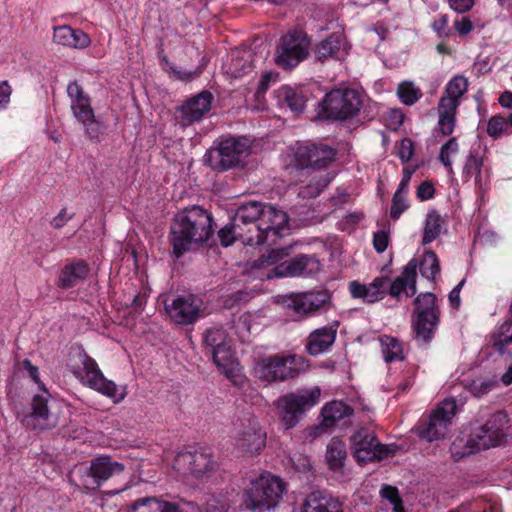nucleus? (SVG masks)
<instances>
[{
    "instance_id": "1",
    "label": "nucleus",
    "mask_w": 512,
    "mask_h": 512,
    "mask_svg": "<svg viewBox=\"0 0 512 512\" xmlns=\"http://www.w3.org/2000/svg\"><path fill=\"white\" fill-rule=\"evenodd\" d=\"M212 214L200 206L176 214L170 226L173 254L179 258L193 246L207 242L214 234Z\"/></svg>"
},
{
    "instance_id": "2",
    "label": "nucleus",
    "mask_w": 512,
    "mask_h": 512,
    "mask_svg": "<svg viewBox=\"0 0 512 512\" xmlns=\"http://www.w3.org/2000/svg\"><path fill=\"white\" fill-rule=\"evenodd\" d=\"M72 374L85 386L113 399L115 403L126 397V388L108 380L96 361L84 350L75 351L69 363Z\"/></svg>"
},
{
    "instance_id": "3",
    "label": "nucleus",
    "mask_w": 512,
    "mask_h": 512,
    "mask_svg": "<svg viewBox=\"0 0 512 512\" xmlns=\"http://www.w3.org/2000/svg\"><path fill=\"white\" fill-rule=\"evenodd\" d=\"M308 368L307 360L296 354H276L261 358L255 365L259 379L278 382L294 379Z\"/></svg>"
},
{
    "instance_id": "4",
    "label": "nucleus",
    "mask_w": 512,
    "mask_h": 512,
    "mask_svg": "<svg viewBox=\"0 0 512 512\" xmlns=\"http://www.w3.org/2000/svg\"><path fill=\"white\" fill-rule=\"evenodd\" d=\"M284 492L280 478L266 474L252 480L244 493V505L252 512L274 509Z\"/></svg>"
},
{
    "instance_id": "5",
    "label": "nucleus",
    "mask_w": 512,
    "mask_h": 512,
    "mask_svg": "<svg viewBox=\"0 0 512 512\" xmlns=\"http://www.w3.org/2000/svg\"><path fill=\"white\" fill-rule=\"evenodd\" d=\"M363 106V95L355 89L339 88L328 92L320 102L322 119L347 120L354 118Z\"/></svg>"
},
{
    "instance_id": "6",
    "label": "nucleus",
    "mask_w": 512,
    "mask_h": 512,
    "mask_svg": "<svg viewBox=\"0 0 512 512\" xmlns=\"http://www.w3.org/2000/svg\"><path fill=\"white\" fill-rule=\"evenodd\" d=\"M509 428V418L506 412L497 411L489 416L484 424L476 427L466 442L468 453H475L501 445Z\"/></svg>"
},
{
    "instance_id": "7",
    "label": "nucleus",
    "mask_w": 512,
    "mask_h": 512,
    "mask_svg": "<svg viewBox=\"0 0 512 512\" xmlns=\"http://www.w3.org/2000/svg\"><path fill=\"white\" fill-rule=\"evenodd\" d=\"M249 149L248 139L229 137L210 148L204 161L214 171L223 172L242 164L249 155Z\"/></svg>"
},
{
    "instance_id": "8",
    "label": "nucleus",
    "mask_w": 512,
    "mask_h": 512,
    "mask_svg": "<svg viewBox=\"0 0 512 512\" xmlns=\"http://www.w3.org/2000/svg\"><path fill=\"white\" fill-rule=\"evenodd\" d=\"M412 326L420 343H429L439 324L440 311L437 297L431 292L421 293L414 300Z\"/></svg>"
},
{
    "instance_id": "9",
    "label": "nucleus",
    "mask_w": 512,
    "mask_h": 512,
    "mask_svg": "<svg viewBox=\"0 0 512 512\" xmlns=\"http://www.w3.org/2000/svg\"><path fill=\"white\" fill-rule=\"evenodd\" d=\"M468 89V79L463 75L454 76L446 85L444 95L440 98L438 112V127L442 135H451L456 124V111L460 99Z\"/></svg>"
},
{
    "instance_id": "10",
    "label": "nucleus",
    "mask_w": 512,
    "mask_h": 512,
    "mask_svg": "<svg viewBox=\"0 0 512 512\" xmlns=\"http://www.w3.org/2000/svg\"><path fill=\"white\" fill-rule=\"evenodd\" d=\"M456 413V400L445 399L431 411L428 417L421 420L415 429L417 436L428 442L445 438L450 431Z\"/></svg>"
},
{
    "instance_id": "11",
    "label": "nucleus",
    "mask_w": 512,
    "mask_h": 512,
    "mask_svg": "<svg viewBox=\"0 0 512 512\" xmlns=\"http://www.w3.org/2000/svg\"><path fill=\"white\" fill-rule=\"evenodd\" d=\"M204 342L218 369L227 378H233L236 375L238 363L226 332L222 328L208 329L204 335Z\"/></svg>"
},
{
    "instance_id": "12",
    "label": "nucleus",
    "mask_w": 512,
    "mask_h": 512,
    "mask_svg": "<svg viewBox=\"0 0 512 512\" xmlns=\"http://www.w3.org/2000/svg\"><path fill=\"white\" fill-rule=\"evenodd\" d=\"M320 395V389L313 387L282 396L278 403L281 407V416L286 428L294 427L302 415L319 402Z\"/></svg>"
},
{
    "instance_id": "13",
    "label": "nucleus",
    "mask_w": 512,
    "mask_h": 512,
    "mask_svg": "<svg viewBox=\"0 0 512 512\" xmlns=\"http://www.w3.org/2000/svg\"><path fill=\"white\" fill-rule=\"evenodd\" d=\"M263 212V203L250 201L241 204L233 217L234 227L239 229L240 235H244V244L257 246L264 244L263 232H260V216Z\"/></svg>"
},
{
    "instance_id": "14",
    "label": "nucleus",
    "mask_w": 512,
    "mask_h": 512,
    "mask_svg": "<svg viewBox=\"0 0 512 512\" xmlns=\"http://www.w3.org/2000/svg\"><path fill=\"white\" fill-rule=\"evenodd\" d=\"M124 469L122 463L113 461L109 456L94 458L89 467L78 471L79 486L86 491H95L112 476L121 474Z\"/></svg>"
},
{
    "instance_id": "15",
    "label": "nucleus",
    "mask_w": 512,
    "mask_h": 512,
    "mask_svg": "<svg viewBox=\"0 0 512 512\" xmlns=\"http://www.w3.org/2000/svg\"><path fill=\"white\" fill-rule=\"evenodd\" d=\"M310 41L302 31H291L284 35L277 48L276 64L284 69L297 66L308 55Z\"/></svg>"
},
{
    "instance_id": "16",
    "label": "nucleus",
    "mask_w": 512,
    "mask_h": 512,
    "mask_svg": "<svg viewBox=\"0 0 512 512\" xmlns=\"http://www.w3.org/2000/svg\"><path fill=\"white\" fill-rule=\"evenodd\" d=\"M235 449L245 457L261 453L266 446V432L255 419H247L239 423L234 435Z\"/></svg>"
},
{
    "instance_id": "17",
    "label": "nucleus",
    "mask_w": 512,
    "mask_h": 512,
    "mask_svg": "<svg viewBox=\"0 0 512 512\" xmlns=\"http://www.w3.org/2000/svg\"><path fill=\"white\" fill-rule=\"evenodd\" d=\"M215 462L211 454L203 450L182 451L173 462V469L182 477L201 479L214 470Z\"/></svg>"
},
{
    "instance_id": "18",
    "label": "nucleus",
    "mask_w": 512,
    "mask_h": 512,
    "mask_svg": "<svg viewBox=\"0 0 512 512\" xmlns=\"http://www.w3.org/2000/svg\"><path fill=\"white\" fill-rule=\"evenodd\" d=\"M170 320L179 325H189L201 316L202 300L194 294L172 295L164 300Z\"/></svg>"
},
{
    "instance_id": "19",
    "label": "nucleus",
    "mask_w": 512,
    "mask_h": 512,
    "mask_svg": "<svg viewBox=\"0 0 512 512\" xmlns=\"http://www.w3.org/2000/svg\"><path fill=\"white\" fill-rule=\"evenodd\" d=\"M353 455L357 462L366 463L382 460L390 455V449L381 444L373 431L360 428L351 436Z\"/></svg>"
},
{
    "instance_id": "20",
    "label": "nucleus",
    "mask_w": 512,
    "mask_h": 512,
    "mask_svg": "<svg viewBox=\"0 0 512 512\" xmlns=\"http://www.w3.org/2000/svg\"><path fill=\"white\" fill-rule=\"evenodd\" d=\"M335 156V149L323 143L301 145L295 151V161L300 168H324Z\"/></svg>"
},
{
    "instance_id": "21",
    "label": "nucleus",
    "mask_w": 512,
    "mask_h": 512,
    "mask_svg": "<svg viewBox=\"0 0 512 512\" xmlns=\"http://www.w3.org/2000/svg\"><path fill=\"white\" fill-rule=\"evenodd\" d=\"M49 393L43 390L34 395L31 403V413L24 417V424L33 430H49L57 426L58 420L48 408Z\"/></svg>"
},
{
    "instance_id": "22",
    "label": "nucleus",
    "mask_w": 512,
    "mask_h": 512,
    "mask_svg": "<svg viewBox=\"0 0 512 512\" xmlns=\"http://www.w3.org/2000/svg\"><path fill=\"white\" fill-rule=\"evenodd\" d=\"M276 277H310L320 271V263L314 255H298L274 268Z\"/></svg>"
},
{
    "instance_id": "23",
    "label": "nucleus",
    "mask_w": 512,
    "mask_h": 512,
    "mask_svg": "<svg viewBox=\"0 0 512 512\" xmlns=\"http://www.w3.org/2000/svg\"><path fill=\"white\" fill-rule=\"evenodd\" d=\"M289 217L287 213L274 205L263 203V212L260 216V232H263L264 243L270 236L282 237L288 230Z\"/></svg>"
},
{
    "instance_id": "24",
    "label": "nucleus",
    "mask_w": 512,
    "mask_h": 512,
    "mask_svg": "<svg viewBox=\"0 0 512 512\" xmlns=\"http://www.w3.org/2000/svg\"><path fill=\"white\" fill-rule=\"evenodd\" d=\"M338 326V322L335 321L328 326L312 331L307 338L306 351L311 356L327 352L336 340Z\"/></svg>"
},
{
    "instance_id": "25",
    "label": "nucleus",
    "mask_w": 512,
    "mask_h": 512,
    "mask_svg": "<svg viewBox=\"0 0 512 512\" xmlns=\"http://www.w3.org/2000/svg\"><path fill=\"white\" fill-rule=\"evenodd\" d=\"M347 44L343 33L335 32L315 46L314 54L318 61L340 60L347 54Z\"/></svg>"
},
{
    "instance_id": "26",
    "label": "nucleus",
    "mask_w": 512,
    "mask_h": 512,
    "mask_svg": "<svg viewBox=\"0 0 512 512\" xmlns=\"http://www.w3.org/2000/svg\"><path fill=\"white\" fill-rule=\"evenodd\" d=\"M417 267V260L411 259L403 268L401 276L394 281L388 278L387 293L393 297H398L401 292H405L408 297L415 295Z\"/></svg>"
},
{
    "instance_id": "27",
    "label": "nucleus",
    "mask_w": 512,
    "mask_h": 512,
    "mask_svg": "<svg viewBox=\"0 0 512 512\" xmlns=\"http://www.w3.org/2000/svg\"><path fill=\"white\" fill-rule=\"evenodd\" d=\"M213 96L208 91H203L190 98L180 108L183 124L188 125L197 122L210 110Z\"/></svg>"
},
{
    "instance_id": "28",
    "label": "nucleus",
    "mask_w": 512,
    "mask_h": 512,
    "mask_svg": "<svg viewBox=\"0 0 512 512\" xmlns=\"http://www.w3.org/2000/svg\"><path fill=\"white\" fill-rule=\"evenodd\" d=\"M302 512H344L343 504L331 494L322 490L309 493L301 506Z\"/></svg>"
},
{
    "instance_id": "29",
    "label": "nucleus",
    "mask_w": 512,
    "mask_h": 512,
    "mask_svg": "<svg viewBox=\"0 0 512 512\" xmlns=\"http://www.w3.org/2000/svg\"><path fill=\"white\" fill-rule=\"evenodd\" d=\"M329 300L328 290L309 291L292 297L290 306L295 312L308 315L319 310Z\"/></svg>"
},
{
    "instance_id": "30",
    "label": "nucleus",
    "mask_w": 512,
    "mask_h": 512,
    "mask_svg": "<svg viewBox=\"0 0 512 512\" xmlns=\"http://www.w3.org/2000/svg\"><path fill=\"white\" fill-rule=\"evenodd\" d=\"M388 277L375 278L369 285L356 281L350 283V292L354 298H361L367 303H374L387 294Z\"/></svg>"
},
{
    "instance_id": "31",
    "label": "nucleus",
    "mask_w": 512,
    "mask_h": 512,
    "mask_svg": "<svg viewBox=\"0 0 512 512\" xmlns=\"http://www.w3.org/2000/svg\"><path fill=\"white\" fill-rule=\"evenodd\" d=\"M89 274L88 264L83 260H76L64 265L61 269L57 285L62 289H69L85 280Z\"/></svg>"
},
{
    "instance_id": "32",
    "label": "nucleus",
    "mask_w": 512,
    "mask_h": 512,
    "mask_svg": "<svg viewBox=\"0 0 512 512\" xmlns=\"http://www.w3.org/2000/svg\"><path fill=\"white\" fill-rule=\"evenodd\" d=\"M126 512H182L179 507L171 502L163 501L157 497H142L136 499Z\"/></svg>"
},
{
    "instance_id": "33",
    "label": "nucleus",
    "mask_w": 512,
    "mask_h": 512,
    "mask_svg": "<svg viewBox=\"0 0 512 512\" xmlns=\"http://www.w3.org/2000/svg\"><path fill=\"white\" fill-rule=\"evenodd\" d=\"M492 346L501 356L512 360V319L504 322L492 335Z\"/></svg>"
},
{
    "instance_id": "34",
    "label": "nucleus",
    "mask_w": 512,
    "mask_h": 512,
    "mask_svg": "<svg viewBox=\"0 0 512 512\" xmlns=\"http://www.w3.org/2000/svg\"><path fill=\"white\" fill-rule=\"evenodd\" d=\"M67 94L71 100V110L74 117L93 109L90 97L76 81L68 84Z\"/></svg>"
},
{
    "instance_id": "35",
    "label": "nucleus",
    "mask_w": 512,
    "mask_h": 512,
    "mask_svg": "<svg viewBox=\"0 0 512 512\" xmlns=\"http://www.w3.org/2000/svg\"><path fill=\"white\" fill-rule=\"evenodd\" d=\"M353 409L342 401H332L326 404L322 409V425L326 428L331 427L337 420L352 415Z\"/></svg>"
},
{
    "instance_id": "36",
    "label": "nucleus",
    "mask_w": 512,
    "mask_h": 512,
    "mask_svg": "<svg viewBox=\"0 0 512 512\" xmlns=\"http://www.w3.org/2000/svg\"><path fill=\"white\" fill-rule=\"evenodd\" d=\"M84 127L85 135L93 142H99L106 127L96 119L94 110L91 109L75 117Z\"/></svg>"
},
{
    "instance_id": "37",
    "label": "nucleus",
    "mask_w": 512,
    "mask_h": 512,
    "mask_svg": "<svg viewBox=\"0 0 512 512\" xmlns=\"http://www.w3.org/2000/svg\"><path fill=\"white\" fill-rule=\"evenodd\" d=\"M347 457L345 443L333 438L327 446L326 460L331 470L338 471L344 466Z\"/></svg>"
},
{
    "instance_id": "38",
    "label": "nucleus",
    "mask_w": 512,
    "mask_h": 512,
    "mask_svg": "<svg viewBox=\"0 0 512 512\" xmlns=\"http://www.w3.org/2000/svg\"><path fill=\"white\" fill-rule=\"evenodd\" d=\"M487 134L494 139L512 134V112L492 116L488 121Z\"/></svg>"
},
{
    "instance_id": "39",
    "label": "nucleus",
    "mask_w": 512,
    "mask_h": 512,
    "mask_svg": "<svg viewBox=\"0 0 512 512\" xmlns=\"http://www.w3.org/2000/svg\"><path fill=\"white\" fill-rule=\"evenodd\" d=\"M443 223L444 220L436 210H430L427 213L422 238L423 245H427L439 237Z\"/></svg>"
},
{
    "instance_id": "40",
    "label": "nucleus",
    "mask_w": 512,
    "mask_h": 512,
    "mask_svg": "<svg viewBox=\"0 0 512 512\" xmlns=\"http://www.w3.org/2000/svg\"><path fill=\"white\" fill-rule=\"evenodd\" d=\"M281 93L283 95V101L293 113L299 114L303 112L306 98L300 90L292 87H283Z\"/></svg>"
},
{
    "instance_id": "41",
    "label": "nucleus",
    "mask_w": 512,
    "mask_h": 512,
    "mask_svg": "<svg viewBox=\"0 0 512 512\" xmlns=\"http://www.w3.org/2000/svg\"><path fill=\"white\" fill-rule=\"evenodd\" d=\"M420 272L423 277L433 280L440 271L439 260L432 250L425 251L422 261L419 263Z\"/></svg>"
},
{
    "instance_id": "42",
    "label": "nucleus",
    "mask_w": 512,
    "mask_h": 512,
    "mask_svg": "<svg viewBox=\"0 0 512 512\" xmlns=\"http://www.w3.org/2000/svg\"><path fill=\"white\" fill-rule=\"evenodd\" d=\"M382 353L386 362H393L402 360V346L401 343L392 337L384 336L381 338Z\"/></svg>"
},
{
    "instance_id": "43",
    "label": "nucleus",
    "mask_w": 512,
    "mask_h": 512,
    "mask_svg": "<svg viewBox=\"0 0 512 512\" xmlns=\"http://www.w3.org/2000/svg\"><path fill=\"white\" fill-rule=\"evenodd\" d=\"M498 385L492 378H476L469 381L465 387L475 397H482L492 391Z\"/></svg>"
},
{
    "instance_id": "44",
    "label": "nucleus",
    "mask_w": 512,
    "mask_h": 512,
    "mask_svg": "<svg viewBox=\"0 0 512 512\" xmlns=\"http://www.w3.org/2000/svg\"><path fill=\"white\" fill-rule=\"evenodd\" d=\"M397 95L403 104L411 106L422 97V92L412 82L405 81L399 84Z\"/></svg>"
},
{
    "instance_id": "45",
    "label": "nucleus",
    "mask_w": 512,
    "mask_h": 512,
    "mask_svg": "<svg viewBox=\"0 0 512 512\" xmlns=\"http://www.w3.org/2000/svg\"><path fill=\"white\" fill-rule=\"evenodd\" d=\"M329 183L330 178L327 175L320 176L315 181L301 187L298 195L303 199L317 197Z\"/></svg>"
},
{
    "instance_id": "46",
    "label": "nucleus",
    "mask_w": 512,
    "mask_h": 512,
    "mask_svg": "<svg viewBox=\"0 0 512 512\" xmlns=\"http://www.w3.org/2000/svg\"><path fill=\"white\" fill-rule=\"evenodd\" d=\"M161 63L163 65V69L172 74L173 77L180 81H191L192 79L198 77L201 74L200 69H196L195 71H186L178 69L171 63L166 56H163L161 59Z\"/></svg>"
},
{
    "instance_id": "47",
    "label": "nucleus",
    "mask_w": 512,
    "mask_h": 512,
    "mask_svg": "<svg viewBox=\"0 0 512 512\" xmlns=\"http://www.w3.org/2000/svg\"><path fill=\"white\" fill-rule=\"evenodd\" d=\"M237 231L240 230L234 227V221L231 219L229 223L218 231V237L221 245L223 247H228L238 239L244 244V235H240Z\"/></svg>"
},
{
    "instance_id": "48",
    "label": "nucleus",
    "mask_w": 512,
    "mask_h": 512,
    "mask_svg": "<svg viewBox=\"0 0 512 512\" xmlns=\"http://www.w3.org/2000/svg\"><path fill=\"white\" fill-rule=\"evenodd\" d=\"M233 66L235 75L242 77L250 72L253 68V54L250 50H243L239 52V57L234 60Z\"/></svg>"
},
{
    "instance_id": "49",
    "label": "nucleus",
    "mask_w": 512,
    "mask_h": 512,
    "mask_svg": "<svg viewBox=\"0 0 512 512\" xmlns=\"http://www.w3.org/2000/svg\"><path fill=\"white\" fill-rule=\"evenodd\" d=\"M458 151L459 145L455 137L450 138L440 149L439 160L449 171H452L451 155L456 154Z\"/></svg>"
},
{
    "instance_id": "50",
    "label": "nucleus",
    "mask_w": 512,
    "mask_h": 512,
    "mask_svg": "<svg viewBox=\"0 0 512 512\" xmlns=\"http://www.w3.org/2000/svg\"><path fill=\"white\" fill-rule=\"evenodd\" d=\"M380 494L393 505L394 512H404L402 499L396 487L383 485Z\"/></svg>"
},
{
    "instance_id": "51",
    "label": "nucleus",
    "mask_w": 512,
    "mask_h": 512,
    "mask_svg": "<svg viewBox=\"0 0 512 512\" xmlns=\"http://www.w3.org/2000/svg\"><path fill=\"white\" fill-rule=\"evenodd\" d=\"M483 166V160L481 157H478L472 153L467 157L464 173L467 176H475V182L480 183L481 180V170Z\"/></svg>"
},
{
    "instance_id": "52",
    "label": "nucleus",
    "mask_w": 512,
    "mask_h": 512,
    "mask_svg": "<svg viewBox=\"0 0 512 512\" xmlns=\"http://www.w3.org/2000/svg\"><path fill=\"white\" fill-rule=\"evenodd\" d=\"M229 504L224 496L211 495L203 504L201 512H227Z\"/></svg>"
},
{
    "instance_id": "53",
    "label": "nucleus",
    "mask_w": 512,
    "mask_h": 512,
    "mask_svg": "<svg viewBox=\"0 0 512 512\" xmlns=\"http://www.w3.org/2000/svg\"><path fill=\"white\" fill-rule=\"evenodd\" d=\"M73 29L70 26H59L54 29L53 39L56 43L68 46L71 44Z\"/></svg>"
},
{
    "instance_id": "54",
    "label": "nucleus",
    "mask_w": 512,
    "mask_h": 512,
    "mask_svg": "<svg viewBox=\"0 0 512 512\" xmlns=\"http://www.w3.org/2000/svg\"><path fill=\"white\" fill-rule=\"evenodd\" d=\"M287 255H288V248L271 249L270 251H268V253L266 255H263L258 260V262H259L260 266H264L265 264L272 265Z\"/></svg>"
},
{
    "instance_id": "55",
    "label": "nucleus",
    "mask_w": 512,
    "mask_h": 512,
    "mask_svg": "<svg viewBox=\"0 0 512 512\" xmlns=\"http://www.w3.org/2000/svg\"><path fill=\"white\" fill-rule=\"evenodd\" d=\"M407 208L408 204L406 203L405 196L394 194L390 209V217L394 220H397Z\"/></svg>"
},
{
    "instance_id": "56",
    "label": "nucleus",
    "mask_w": 512,
    "mask_h": 512,
    "mask_svg": "<svg viewBox=\"0 0 512 512\" xmlns=\"http://www.w3.org/2000/svg\"><path fill=\"white\" fill-rule=\"evenodd\" d=\"M89 36L80 29H73L72 41L69 47L83 49L90 44Z\"/></svg>"
},
{
    "instance_id": "57",
    "label": "nucleus",
    "mask_w": 512,
    "mask_h": 512,
    "mask_svg": "<svg viewBox=\"0 0 512 512\" xmlns=\"http://www.w3.org/2000/svg\"><path fill=\"white\" fill-rule=\"evenodd\" d=\"M414 154V144L411 139L404 138L399 146L398 156L402 162H408Z\"/></svg>"
},
{
    "instance_id": "58",
    "label": "nucleus",
    "mask_w": 512,
    "mask_h": 512,
    "mask_svg": "<svg viewBox=\"0 0 512 512\" xmlns=\"http://www.w3.org/2000/svg\"><path fill=\"white\" fill-rule=\"evenodd\" d=\"M386 121L389 129L397 130L404 122V114L400 109H391Z\"/></svg>"
},
{
    "instance_id": "59",
    "label": "nucleus",
    "mask_w": 512,
    "mask_h": 512,
    "mask_svg": "<svg viewBox=\"0 0 512 512\" xmlns=\"http://www.w3.org/2000/svg\"><path fill=\"white\" fill-rule=\"evenodd\" d=\"M389 244V234L386 231L380 230L373 235V247L378 253L386 250Z\"/></svg>"
},
{
    "instance_id": "60",
    "label": "nucleus",
    "mask_w": 512,
    "mask_h": 512,
    "mask_svg": "<svg viewBox=\"0 0 512 512\" xmlns=\"http://www.w3.org/2000/svg\"><path fill=\"white\" fill-rule=\"evenodd\" d=\"M434 193L435 188L430 181L422 182L417 188V197L422 201L433 198Z\"/></svg>"
},
{
    "instance_id": "61",
    "label": "nucleus",
    "mask_w": 512,
    "mask_h": 512,
    "mask_svg": "<svg viewBox=\"0 0 512 512\" xmlns=\"http://www.w3.org/2000/svg\"><path fill=\"white\" fill-rule=\"evenodd\" d=\"M432 28L440 37L447 36L449 34L448 29V16L440 15L432 23Z\"/></svg>"
},
{
    "instance_id": "62",
    "label": "nucleus",
    "mask_w": 512,
    "mask_h": 512,
    "mask_svg": "<svg viewBox=\"0 0 512 512\" xmlns=\"http://www.w3.org/2000/svg\"><path fill=\"white\" fill-rule=\"evenodd\" d=\"M449 6L458 13L470 11L474 6V0H448Z\"/></svg>"
},
{
    "instance_id": "63",
    "label": "nucleus",
    "mask_w": 512,
    "mask_h": 512,
    "mask_svg": "<svg viewBox=\"0 0 512 512\" xmlns=\"http://www.w3.org/2000/svg\"><path fill=\"white\" fill-rule=\"evenodd\" d=\"M72 218L73 214H68L67 209L62 208L58 215L51 220V226L54 227L55 229H60L63 226H65L66 223Z\"/></svg>"
},
{
    "instance_id": "64",
    "label": "nucleus",
    "mask_w": 512,
    "mask_h": 512,
    "mask_svg": "<svg viewBox=\"0 0 512 512\" xmlns=\"http://www.w3.org/2000/svg\"><path fill=\"white\" fill-rule=\"evenodd\" d=\"M291 462L299 472H307L310 470V460L303 455H295L291 458Z\"/></svg>"
}]
</instances>
